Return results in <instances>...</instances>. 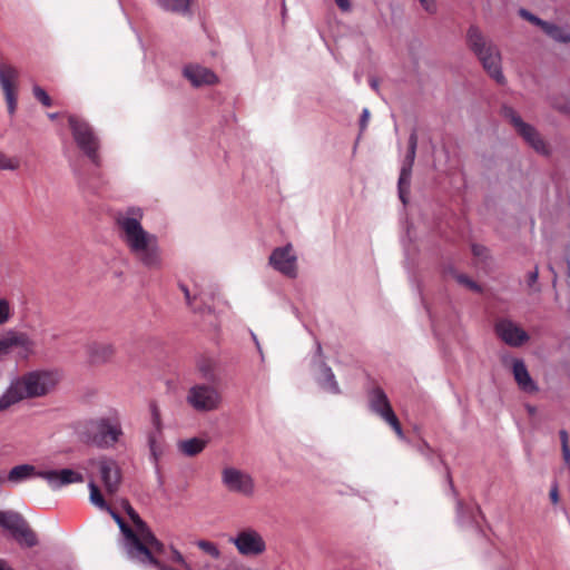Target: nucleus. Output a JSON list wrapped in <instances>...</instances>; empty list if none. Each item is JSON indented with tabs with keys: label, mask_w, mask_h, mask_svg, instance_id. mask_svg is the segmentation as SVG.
Listing matches in <instances>:
<instances>
[{
	"label": "nucleus",
	"mask_w": 570,
	"mask_h": 570,
	"mask_svg": "<svg viewBox=\"0 0 570 570\" xmlns=\"http://www.w3.org/2000/svg\"><path fill=\"white\" fill-rule=\"evenodd\" d=\"M32 91H33L35 98L37 100H39L45 107L52 106V99L41 87L35 86Z\"/></svg>",
	"instance_id": "nucleus-34"
},
{
	"label": "nucleus",
	"mask_w": 570,
	"mask_h": 570,
	"mask_svg": "<svg viewBox=\"0 0 570 570\" xmlns=\"http://www.w3.org/2000/svg\"><path fill=\"white\" fill-rule=\"evenodd\" d=\"M68 124L72 134V138L78 148L95 166H100V139L90 124L76 115L68 116Z\"/></svg>",
	"instance_id": "nucleus-5"
},
{
	"label": "nucleus",
	"mask_w": 570,
	"mask_h": 570,
	"mask_svg": "<svg viewBox=\"0 0 570 570\" xmlns=\"http://www.w3.org/2000/svg\"><path fill=\"white\" fill-rule=\"evenodd\" d=\"M551 104H552V107L556 108L557 110L564 112V114H570V97L569 98H554Z\"/></svg>",
	"instance_id": "nucleus-36"
},
{
	"label": "nucleus",
	"mask_w": 570,
	"mask_h": 570,
	"mask_svg": "<svg viewBox=\"0 0 570 570\" xmlns=\"http://www.w3.org/2000/svg\"><path fill=\"white\" fill-rule=\"evenodd\" d=\"M370 85H371V87H372L374 90H377L379 81H377L376 79L372 78V79L370 80Z\"/></svg>",
	"instance_id": "nucleus-52"
},
{
	"label": "nucleus",
	"mask_w": 570,
	"mask_h": 570,
	"mask_svg": "<svg viewBox=\"0 0 570 570\" xmlns=\"http://www.w3.org/2000/svg\"><path fill=\"white\" fill-rule=\"evenodd\" d=\"M417 148V134L413 130L409 137L407 151L402 163V168L399 177V195L403 203H405V194L409 193L411 184L412 167L414 165Z\"/></svg>",
	"instance_id": "nucleus-13"
},
{
	"label": "nucleus",
	"mask_w": 570,
	"mask_h": 570,
	"mask_svg": "<svg viewBox=\"0 0 570 570\" xmlns=\"http://www.w3.org/2000/svg\"><path fill=\"white\" fill-rule=\"evenodd\" d=\"M325 374H326V377H327L330 390L333 393H337L338 392V385H337L336 381L334 380V374L332 373L331 368H326L325 370Z\"/></svg>",
	"instance_id": "nucleus-42"
},
{
	"label": "nucleus",
	"mask_w": 570,
	"mask_h": 570,
	"mask_svg": "<svg viewBox=\"0 0 570 570\" xmlns=\"http://www.w3.org/2000/svg\"><path fill=\"white\" fill-rule=\"evenodd\" d=\"M91 463L98 466L107 493H116L121 481L120 469L117 462L110 458L102 456L97 461H91Z\"/></svg>",
	"instance_id": "nucleus-18"
},
{
	"label": "nucleus",
	"mask_w": 570,
	"mask_h": 570,
	"mask_svg": "<svg viewBox=\"0 0 570 570\" xmlns=\"http://www.w3.org/2000/svg\"><path fill=\"white\" fill-rule=\"evenodd\" d=\"M539 273L535 268L533 272L529 273L528 275V285L529 287H533L538 282Z\"/></svg>",
	"instance_id": "nucleus-44"
},
{
	"label": "nucleus",
	"mask_w": 570,
	"mask_h": 570,
	"mask_svg": "<svg viewBox=\"0 0 570 570\" xmlns=\"http://www.w3.org/2000/svg\"><path fill=\"white\" fill-rule=\"evenodd\" d=\"M171 560L178 564L185 563V559H184L183 554L178 550H175V549H173Z\"/></svg>",
	"instance_id": "nucleus-47"
},
{
	"label": "nucleus",
	"mask_w": 570,
	"mask_h": 570,
	"mask_svg": "<svg viewBox=\"0 0 570 570\" xmlns=\"http://www.w3.org/2000/svg\"><path fill=\"white\" fill-rule=\"evenodd\" d=\"M222 484L234 494L252 498L256 491V483L250 473L235 466H225L220 472Z\"/></svg>",
	"instance_id": "nucleus-9"
},
{
	"label": "nucleus",
	"mask_w": 570,
	"mask_h": 570,
	"mask_svg": "<svg viewBox=\"0 0 570 570\" xmlns=\"http://www.w3.org/2000/svg\"><path fill=\"white\" fill-rule=\"evenodd\" d=\"M60 381L58 372L32 371L13 380L0 396V412L26 399L41 397L55 390Z\"/></svg>",
	"instance_id": "nucleus-2"
},
{
	"label": "nucleus",
	"mask_w": 570,
	"mask_h": 570,
	"mask_svg": "<svg viewBox=\"0 0 570 570\" xmlns=\"http://www.w3.org/2000/svg\"><path fill=\"white\" fill-rule=\"evenodd\" d=\"M19 71L16 67L1 63L0 65V86L4 94L10 115L14 114L17 108V79Z\"/></svg>",
	"instance_id": "nucleus-16"
},
{
	"label": "nucleus",
	"mask_w": 570,
	"mask_h": 570,
	"mask_svg": "<svg viewBox=\"0 0 570 570\" xmlns=\"http://www.w3.org/2000/svg\"><path fill=\"white\" fill-rule=\"evenodd\" d=\"M368 118H370V111L367 109H364L362 112V116H361V120H360L361 130L365 129Z\"/></svg>",
	"instance_id": "nucleus-46"
},
{
	"label": "nucleus",
	"mask_w": 570,
	"mask_h": 570,
	"mask_svg": "<svg viewBox=\"0 0 570 570\" xmlns=\"http://www.w3.org/2000/svg\"><path fill=\"white\" fill-rule=\"evenodd\" d=\"M108 511L110 512L112 519L119 525L122 534L125 535L126 540L128 541V546H135L140 551H144L145 553H147L145 548L140 544V541H139L136 532L124 521V519L117 512L112 511L110 508Z\"/></svg>",
	"instance_id": "nucleus-25"
},
{
	"label": "nucleus",
	"mask_w": 570,
	"mask_h": 570,
	"mask_svg": "<svg viewBox=\"0 0 570 570\" xmlns=\"http://www.w3.org/2000/svg\"><path fill=\"white\" fill-rule=\"evenodd\" d=\"M542 30L548 36H550L552 39H554L559 42H569L570 41V33L556 24L546 22Z\"/></svg>",
	"instance_id": "nucleus-27"
},
{
	"label": "nucleus",
	"mask_w": 570,
	"mask_h": 570,
	"mask_svg": "<svg viewBox=\"0 0 570 570\" xmlns=\"http://www.w3.org/2000/svg\"><path fill=\"white\" fill-rule=\"evenodd\" d=\"M184 77L187 78L194 87L212 86L218 83V77L210 69L199 65H188L183 70Z\"/></svg>",
	"instance_id": "nucleus-20"
},
{
	"label": "nucleus",
	"mask_w": 570,
	"mask_h": 570,
	"mask_svg": "<svg viewBox=\"0 0 570 570\" xmlns=\"http://www.w3.org/2000/svg\"><path fill=\"white\" fill-rule=\"evenodd\" d=\"M48 118L51 120H55L58 118V114L57 112L48 114Z\"/></svg>",
	"instance_id": "nucleus-53"
},
{
	"label": "nucleus",
	"mask_w": 570,
	"mask_h": 570,
	"mask_svg": "<svg viewBox=\"0 0 570 570\" xmlns=\"http://www.w3.org/2000/svg\"><path fill=\"white\" fill-rule=\"evenodd\" d=\"M79 439L99 449H111L124 436L120 414L117 411L87 420L77 429Z\"/></svg>",
	"instance_id": "nucleus-3"
},
{
	"label": "nucleus",
	"mask_w": 570,
	"mask_h": 570,
	"mask_svg": "<svg viewBox=\"0 0 570 570\" xmlns=\"http://www.w3.org/2000/svg\"><path fill=\"white\" fill-rule=\"evenodd\" d=\"M296 256L293 253V246L287 244L283 247H276L269 256V265L281 274L294 278L297 275Z\"/></svg>",
	"instance_id": "nucleus-14"
},
{
	"label": "nucleus",
	"mask_w": 570,
	"mask_h": 570,
	"mask_svg": "<svg viewBox=\"0 0 570 570\" xmlns=\"http://www.w3.org/2000/svg\"><path fill=\"white\" fill-rule=\"evenodd\" d=\"M520 16L522 18H524L525 20L537 24V26H540L541 28H543L546 21L541 20L540 18L535 17L534 14H532L531 12L527 11L525 9H521L520 10Z\"/></svg>",
	"instance_id": "nucleus-39"
},
{
	"label": "nucleus",
	"mask_w": 570,
	"mask_h": 570,
	"mask_svg": "<svg viewBox=\"0 0 570 570\" xmlns=\"http://www.w3.org/2000/svg\"><path fill=\"white\" fill-rule=\"evenodd\" d=\"M19 167V158L9 157L3 151H0V170H17Z\"/></svg>",
	"instance_id": "nucleus-31"
},
{
	"label": "nucleus",
	"mask_w": 570,
	"mask_h": 570,
	"mask_svg": "<svg viewBox=\"0 0 570 570\" xmlns=\"http://www.w3.org/2000/svg\"><path fill=\"white\" fill-rule=\"evenodd\" d=\"M494 330L497 335L512 347L522 346L530 338L524 330L508 318L498 320Z\"/></svg>",
	"instance_id": "nucleus-17"
},
{
	"label": "nucleus",
	"mask_w": 570,
	"mask_h": 570,
	"mask_svg": "<svg viewBox=\"0 0 570 570\" xmlns=\"http://www.w3.org/2000/svg\"><path fill=\"white\" fill-rule=\"evenodd\" d=\"M562 455L566 462H570V448L569 444L562 446Z\"/></svg>",
	"instance_id": "nucleus-49"
},
{
	"label": "nucleus",
	"mask_w": 570,
	"mask_h": 570,
	"mask_svg": "<svg viewBox=\"0 0 570 570\" xmlns=\"http://www.w3.org/2000/svg\"><path fill=\"white\" fill-rule=\"evenodd\" d=\"M39 478L46 480L52 490H58L61 487L72 483H82L83 476L81 473L70 469L40 471Z\"/></svg>",
	"instance_id": "nucleus-19"
},
{
	"label": "nucleus",
	"mask_w": 570,
	"mask_h": 570,
	"mask_svg": "<svg viewBox=\"0 0 570 570\" xmlns=\"http://www.w3.org/2000/svg\"><path fill=\"white\" fill-rule=\"evenodd\" d=\"M186 401L197 412H212L220 407L223 396L216 384L199 383L188 390Z\"/></svg>",
	"instance_id": "nucleus-7"
},
{
	"label": "nucleus",
	"mask_w": 570,
	"mask_h": 570,
	"mask_svg": "<svg viewBox=\"0 0 570 570\" xmlns=\"http://www.w3.org/2000/svg\"><path fill=\"white\" fill-rule=\"evenodd\" d=\"M150 413H151V423L154 425V429L157 431L158 434H161L163 422H161V416H160V410L157 406V404L153 403L150 405Z\"/></svg>",
	"instance_id": "nucleus-33"
},
{
	"label": "nucleus",
	"mask_w": 570,
	"mask_h": 570,
	"mask_svg": "<svg viewBox=\"0 0 570 570\" xmlns=\"http://www.w3.org/2000/svg\"><path fill=\"white\" fill-rule=\"evenodd\" d=\"M207 443L208 441L205 439L190 438L178 441L177 448L184 455L193 458L202 453L205 450Z\"/></svg>",
	"instance_id": "nucleus-24"
},
{
	"label": "nucleus",
	"mask_w": 570,
	"mask_h": 570,
	"mask_svg": "<svg viewBox=\"0 0 570 570\" xmlns=\"http://www.w3.org/2000/svg\"><path fill=\"white\" fill-rule=\"evenodd\" d=\"M4 482H7V475L4 476L0 471V484H3Z\"/></svg>",
	"instance_id": "nucleus-54"
},
{
	"label": "nucleus",
	"mask_w": 570,
	"mask_h": 570,
	"mask_svg": "<svg viewBox=\"0 0 570 570\" xmlns=\"http://www.w3.org/2000/svg\"><path fill=\"white\" fill-rule=\"evenodd\" d=\"M456 281H458L460 284L465 285L466 287H469V288H470V289H472V291H475V292H479V291H480L479 285H478L474 281L470 279V278H469L468 276H465V275H462V274L458 275V276H456Z\"/></svg>",
	"instance_id": "nucleus-40"
},
{
	"label": "nucleus",
	"mask_w": 570,
	"mask_h": 570,
	"mask_svg": "<svg viewBox=\"0 0 570 570\" xmlns=\"http://www.w3.org/2000/svg\"><path fill=\"white\" fill-rule=\"evenodd\" d=\"M472 253L475 257H479L480 259H484L488 256V249L482 245H472Z\"/></svg>",
	"instance_id": "nucleus-41"
},
{
	"label": "nucleus",
	"mask_w": 570,
	"mask_h": 570,
	"mask_svg": "<svg viewBox=\"0 0 570 570\" xmlns=\"http://www.w3.org/2000/svg\"><path fill=\"white\" fill-rule=\"evenodd\" d=\"M233 543L240 556L258 557L266 551V542L263 535L254 528L246 527L240 529L228 540Z\"/></svg>",
	"instance_id": "nucleus-10"
},
{
	"label": "nucleus",
	"mask_w": 570,
	"mask_h": 570,
	"mask_svg": "<svg viewBox=\"0 0 570 570\" xmlns=\"http://www.w3.org/2000/svg\"><path fill=\"white\" fill-rule=\"evenodd\" d=\"M142 210L131 207L126 213H119L116 216V224L119 229V236L129 252L144 266L148 268H160L161 252L156 235L145 230L140 220Z\"/></svg>",
	"instance_id": "nucleus-1"
},
{
	"label": "nucleus",
	"mask_w": 570,
	"mask_h": 570,
	"mask_svg": "<svg viewBox=\"0 0 570 570\" xmlns=\"http://www.w3.org/2000/svg\"><path fill=\"white\" fill-rule=\"evenodd\" d=\"M125 511L128 514V517L130 518V520L132 521V523L136 528V530H134V531L136 532L137 535H140L141 533L145 532V530L149 529V527L146 524V522L139 517V514L135 511V509L128 502H126V504H125Z\"/></svg>",
	"instance_id": "nucleus-28"
},
{
	"label": "nucleus",
	"mask_w": 570,
	"mask_h": 570,
	"mask_svg": "<svg viewBox=\"0 0 570 570\" xmlns=\"http://www.w3.org/2000/svg\"><path fill=\"white\" fill-rule=\"evenodd\" d=\"M218 366V361L209 356H202L197 362V370L202 377L214 384H217L219 381Z\"/></svg>",
	"instance_id": "nucleus-23"
},
{
	"label": "nucleus",
	"mask_w": 570,
	"mask_h": 570,
	"mask_svg": "<svg viewBox=\"0 0 570 570\" xmlns=\"http://www.w3.org/2000/svg\"><path fill=\"white\" fill-rule=\"evenodd\" d=\"M166 11L187 14L194 0H156Z\"/></svg>",
	"instance_id": "nucleus-26"
},
{
	"label": "nucleus",
	"mask_w": 570,
	"mask_h": 570,
	"mask_svg": "<svg viewBox=\"0 0 570 570\" xmlns=\"http://www.w3.org/2000/svg\"><path fill=\"white\" fill-rule=\"evenodd\" d=\"M197 547L203 550L205 553L209 554L214 559H218L220 557V551L217 546L207 540H199L197 542Z\"/></svg>",
	"instance_id": "nucleus-32"
},
{
	"label": "nucleus",
	"mask_w": 570,
	"mask_h": 570,
	"mask_svg": "<svg viewBox=\"0 0 570 570\" xmlns=\"http://www.w3.org/2000/svg\"><path fill=\"white\" fill-rule=\"evenodd\" d=\"M420 3L424 8V10L429 13H434L436 10L434 0H421Z\"/></svg>",
	"instance_id": "nucleus-43"
},
{
	"label": "nucleus",
	"mask_w": 570,
	"mask_h": 570,
	"mask_svg": "<svg viewBox=\"0 0 570 570\" xmlns=\"http://www.w3.org/2000/svg\"><path fill=\"white\" fill-rule=\"evenodd\" d=\"M180 289L184 292V295H185V298H186V302L187 304L195 311V312H199V313H204L205 312V308L204 307H200V306H197L195 305V302L197 301V297H191L190 296V293L187 288V286L185 285H180Z\"/></svg>",
	"instance_id": "nucleus-37"
},
{
	"label": "nucleus",
	"mask_w": 570,
	"mask_h": 570,
	"mask_svg": "<svg viewBox=\"0 0 570 570\" xmlns=\"http://www.w3.org/2000/svg\"><path fill=\"white\" fill-rule=\"evenodd\" d=\"M0 570H13L9 563L3 560V559H0Z\"/></svg>",
	"instance_id": "nucleus-51"
},
{
	"label": "nucleus",
	"mask_w": 570,
	"mask_h": 570,
	"mask_svg": "<svg viewBox=\"0 0 570 570\" xmlns=\"http://www.w3.org/2000/svg\"><path fill=\"white\" fill-rule=\"evenodd\" d=\"M0 527L7 530L21 548H33L39 538L26 518L12 510H0Z\"/></svg>",
	"instance_id": "nucleus-6"
},
{
	"label": "nucleus",
	"mask_w": 570,
	"mask_h": 570,
	"mask_svg": "<svg viewBox=\"0 0 570 570\" xmlns=\"http://www.w3.org/2000/svg\"><path fill=\"white\" fill-rule=\"evenodd\" d=\"M466 38L469 48L479 58L487 73L498 83H504L505 78L501 70V55L498 47L475 26L469 28Z\"/></svg>",
	"instance_id": "nucleus-4"
},
{
	"label": "nucleus",
	"mask_w": 570,
	"mask_h": 570,
	"mask_svg": "<svg viewBox=\"0 0 570 570\" xmlns=\"http://www.w3.org/2000/svg\"><path fill=\"white\" fill-rule=\"evenodd\" d=\"M512 372L517 384L522 391L528 393H534L538 391V386L531 379L523 361L514 360Z\"/></svg>",
	"instance_id": "nucleus-21"
},
{
	"label": "nucleus",
	"mask_w": 570,
	"mask_h": 570,
	"mask_svg": "<svg viewBox=\"0 0 570 570\" xmlns=\"http://www.w3.org/2000/svg\"><path fill=\"white\" fill-rule=\"evenodd\" d=\"M112 354H114V348L110 345H100V346H97L96 350L94 351V357L96 360H101V361H105V360L111 357Z\"/></svg>",
	"instance_id": "nucleus-35"
},
{
	"label": "nucleus",
	"mask_w": 570,
	"mask_h": 570,
	"mask_svg": "<svg viewBox=\"0 0 570 570\" xmlns=\"http://www.w3.org/2000/svg\"><path fill=\"white\" fill-rule=\"evenodd\" d=\"M335 3L344 12L351 10V2H350V0H335Z\"/></svg>",
	"instance_id": "nucleus-45"
},
{
	"label": "nucleus",
	"mask_w": 570,
	"mask_h": 570,
	"mask_svg": "<svg viewBox=\"0 0 570 570\" xmlns=\"http://www.w3.org/2000/svg\"><path fill=\"white\" fill-rule=\"evenodd\" d=\"M89 490H90V501L94 505L102 509V510H109V507L107 505L99 488L96 483L90 482L89 483Z\"/></svg>",
	"instance_id": "nucleus-29"
},
{
	"label": "nucleus",
	"mask_w": 570,
	"mask_h": 570,
	"mask_svg": "<svg viewBox=\"0 0 570 570\" xmlns=\"http://www.w3.org/2000/svg\"><path fill=\"white\" fill-rule=\"evenodd\" d=\"M140 544L145 548L147 553L140 551L135 546L128 547V552L132 558H138L141 562H148L155 567H159L158 560L154 557V553H161L164 551V544L160 542L150 529L145 530L144 533L138 535Z\"/></svg>",
	"instance_id": "nucleus-12"
},
{
	"label": "nucleus",
	"mask_w": 570,
	"mask_h": 570,
	"mask_svg": "<svg viewBox=\"0 0 570 570\" xmlns=\"http://www.w3.org/2000/svg\"><path fill=\"white\" fill-rule=\"evenodd\" d=\"M559 434H560L561 445L563 446L564 444H569V435H568L567 431L561 430Z\"/></svg>",
	"instance_id": "nucleus-50"
},
{
	"label": "nucleus",
	"mask_w": 570,
	"mask_h": 570,
	"mask_svg": "<svg viewBox=\"0 0 570 570\" xmlns=\"http://www.w3.org/2000/svg\"><path fill=\"white\" fill-rule=\"evenodd\" d=\"M368 403L371 410L383 419L400 439H403L404 434L401 423L391 406L387 395L380 386H375L371 390Z\"/></svg>",
	"instance_id": "nucleus-11"
},
{
	"label": "nucleus",
	"mask_w": 570,
	"mask_h": 570,
	"mask_svg": "<svg viewBox=\"0 0 570 570\" xmlns=\"http://www.w3.org/2000/svg\"><path fill=\"white\" fill-rule=\"evenodd\" d=\"M550 499L552 501V503H558L559 501V493H558V488L557 485H554L551 490H550Z\"/></svg>",
	"instance_id": "nucleus-48"
},
{
	"label": "nucleus",
	"mask_w": 570,
	"mask_h": 570,
	"mask_svg": "<svg viewBox=\"0 0 570 570\" xmlns=\"http://www.w3.org/2000/svg\"><path fill=\"white\" fill-rule=\"evenodd\" d=\"M10 318V305L7 299H0V325Z\"/></svg>",
	"instance_id": "nucleus-38"
},
{
	"label": "nucleus",
	"mask_w": 570,
	"mask_h": 570,
	"mask_svg": "<svg viewBox=\"0 0 570 570\" xmlns=\"http://www.w3.org/2000/svg\"><path fill=\"white\" fill-rule=\"evenodd\" d=\"M39 472L32 464H19L13 466L7 474V482L10 484H19L31 478H39Z\"/></svg>",
	"instance_id": "nucleus-22"
},
{
	"label": "nucleus",
	"mask_w": 570,
	"mask_h": 570,
	"mask_svg": "<svg viewBox=\"0 0 570 570\" xmlns=\"http://www.w3.org/2000/svg\"><path fill=\"white\" fill-rule=\"evenodd\" d=\"M160 438L161 434H158L156 430L150 432L148 435V445L150 454L153 455L155 461L158 460V455H160L161 453Z\"/></svg>",
	"instance_id": "nucleus-30"
},
{
	"label": "nucleus",
	"mask_w": 570,
	"mask_h": 570,
	"mask_svg": "<svg viewBox=\"0 0 570 570\" xmlns=\"http://www.w3.org/2000/svg\"><path fill=\"white\" fill-rule=\"evenodd\" d=\"M33 342L26 333L10 331L0 337V360L10 354L14 348H20L19 355L28 357L33 353Z\"/></svg>",
	"instance_id": "nucleus-15"
},
{
	"label": "nucleus",
	"mask_w": 570,
	"mask_h": 570,
	"mask_svg": "<svg viewBox=\"0 0 570 570\" xmlns=\"http://www.w3.org/2000/svg\"><path fill=\"white\" fill-rule=\"evenodd\" d=\"M501 112L502 116L513 126L518 135L521 136L529 146L541 155L549 154V146L538 130L530 124L524 122L512 107L503 106Z\"/></svg>",
	"instance_id": "nucleus-8"
}]
</instances>
